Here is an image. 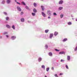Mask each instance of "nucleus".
<instances>
[{"instance_id":"24","label":"nucleus","mask_w":77,"mask_h":77,"mask_svg":"<svg viewBox=\"0 0 77 77\" xmlns=\"http://www.w3.org/2000/svg\"><path fill=\"white\" fill-rule=\"evenodd\" d=\"M9 17H7L6 18V20H9Z\"/></svg>"},{"instance_id":"30","label":"nucleus","mask_w":77,"mask_h":77,"mask_svg":"<svg viewBox=\"0 0 77 77\" xmlns=\"http://www.w3.org/2000/svg\"><path fill=\"white\" fill-rule=\"evenodd\" d=\"M5 1H3L2 2V4H4V3H5Z\"/></svg>"},{"instance_id":"21","label":"nucleus","mask_w":77,"mask_h":77,"mask_svg":"<svg viewBox=\"0 0 77 77\" xmlns=\"http://www.w3.org/2000/svg\"><path fill=\"white\" fill-rule=\"evenodd\" d=\"M32 16H35L36 14L35 13H32Z\"/></svg>"},{"instance_id":"40","label":"nucleus","mask_w":77,"mask_h":77,"mask_svg":"<svg viewBox=\"0 0 77 77\" xmlns=\"http://www.w3.org/2000/svg\"><path fill=\"white\" fill-rule=\"evenodd\" d=\"M6 36L7 38H8L9 37V35H6Z\"/></svg>"},{"instance_id":"44","label":"nucleus","mask_w":77,"mask_h":77,"mask_svg":"<svg viewBox=\"0 0 77 77\" xmlns=\"http://www.w3.org/2000/svg\"><path fill=\"white\" fill-rule=\"evenodd\" d=\"M20 11H21V9H20Z\"/></svg>"},{"instance_id":"22","label":"nucleus","mask_w":77,"mask_h":77,"mask_svg":"<svg viewBox=\"0 0 77 77\" xmlns=\"http://www.w3.org/2000/svg\"><path fill=\"white\" fill-rule=\"evenodd\" d=\"M49 69H50V68H46V71H47L48 72V71Z\"/></svg>"},{"instance_id":"34","label":"nucleus","mask_w":77,"mask_h":77,"mask_svg":"<svg viewBox=\"0 0 77 77\" xmlns=\"http://www.w3.org/2000/svg\"><path fill=\"white\" fill-rule=\"evenodd\" d=\"M23 12H21V13H20L21 15H23Z\"/></svg>"},{"instance_id":"13","label":"nucleus","mask_w":77,"mask_h":77,"mask_svg":"<svg viewBox=\"0 0 77 77\" xmlns=\"http://www.w3.org/2000/svg\"><path fill=\"white\" fill-rule=\"evenodd\" d=\"M68 25H71L72 24V23L71 22H69L68 23Z\"/></svg>"},{"instance_id":"45","label":"nucleus","mask_w":77,"mask_h":77,"mask_svg":"<svg viewBox=\"0 0 77 77\" xmlns=\"http://www.w3.org/2000/svg\"><path fill=\"white\" fill-rule=\"evenodd\" d=\"M50 17H48V18H49V19H50Z\"/></svg>"},{"instance_id":"15","label":"nucleus","mask_w":77,"mask_h":77,"mask_svg":"<svg viewBox=\"0 0 77 77\" xmlns=\"http://www.w3.org/2000/svg\"><path fill=\"white\" fill-rule=\"evenodd\" d=\"M49 31L48 29L46 30H45V33H48Z\"/></svg>"},{"instance_id":"41","label":"nucleus","mask_w":77,"mask_h":77,"mask_svg":"<svg viewBox=\"0 0 77 77\" xmlns=\"http://www.w3.org/2000/svg\"><path fill=\"white\" fill-rule=\"evenodd\" d=\"M63 74L62 73H60V75H62Z\"/></svg>"},{"instance_id":"47","label":"nucleus","mask_w":77,"mask_h":77,"mask_svg":"<svg viewBox=\"0 0 77 77\" xmlns=\"http://www.w3.org/2000/svg\"><path fill=\"white\" fill-rule=\"evenodd\" d=\"M45 77H47L46 76H45Z\"/></svg>"},{"instance_id":"46","label":"nucleus","mask_w":77,"mask_h":77,"mask_svg":"<svg viewBox=\"0 0 77 77\" xmlns=\"http://www.w3.org/2000/svg\"><path fill=\"white\" fill-rule=\"evenodd\" d=\"M15 2H17V1L16 0H15Z\"/></svg>"},{"instance_id":"20","label":"nucleus","mask_w":77,"mask_h":77,"mask_svg":"<svg viewBox=\"0 0 77 77\" xmlns=\"http://www.w3.org/2000/svg\"><path fill=\"white\" fill-rule=\"evenodd\" d=\"M22 5H26V4H25V3L24 2H22Z\"/></svg>"},{"instance_id":"37","label":"nucleus","mask_w":77,"mask_h":77,"mask_svg":"<svg viewBox=\"0 0 77 77\" xmlns=\"http://www.w3.org/2000/svg\"><path fill=\"white\" fill-rule=\"evenodd\" d=\"M65 61V60H63L62 59H61V60L60 62H62V61Z\"/></svg>"},{"instance_id":"39","label":"nucleus","mask_w":77,"mask_h":77,"mask_svg":"<svg viewBox=\"0 0 77 77\" xmlns=\"http://www.w3.org/2000/svg\"><path fill=\"white\" fill-rule=\"evenodd\" d=\"M26 8L27 9H29V7H26Z\"/></svg>"},{"instance_id":"2","label":"nucleus","mask_w":77,"mask_h":77,"mask_svg":"<svg viewBox=\"0 0 77 77\" xmlns=\"http://www.w3.org/2000/svg\"><path fill=\"white\" fill-rule=\"evenodd\" d=\"M42 14L44 17H46V15H45V14L44 13L42 12Z\"/></svg>"},{"instance_id":"17","label":"nucleus","mask_w":77,"mask_h":77,"mask_svg":"<svg viewBox=\"0 0 77 77\" xmlns=\"http://www.w3.org/2000/svg\"><path fill=\"white\" fill-rule=\"evenodd\" d=\"M34 5L35 7H36L37 4L36 3H34Z\"/></svg>"},{"instance_id":"6","label":"nucleus","mask_w":77,"mask_h":77,"mask_svg":"<svg viewBox=\"0 0 77 77\" xmlns=\"http://www.w3.org/2000/svg\"><path fill=\"white\" fill-rule=\"evenodd\" d=\"M67 57L68 60H70V56H67Z\"/></svg>"},{"instance_id":"35","label":"nucleus","mask_w":77,"mask_h":77,"mask_svg":"<svg viewBox=\"0 0 77 77\" xmlns=\"http://www.w3.org/2000/svg\"><path fill=\"white\" fill-rule=\"evenodd\" d=\"M45 47L46 48H48V46L47 45H46L45 46Z\"/></svg>"},{"instance_id":"16","label":"nucleus","mask_w":77,"mask_h":77,"mask_svg":"<svg viewBox=\"0 0 77 77\" xmlns=\"http://www.w3.org/2000/svg\"><path fill=\"white\" fill-rule=\"evenodd\" d=\"M42 60V58H39L38 59V61L39 62H40V61H41Z\"/></svg>"},{"instance_id":"36","label":"nucleus","mask_w":77,"mask_h":77,"mask_svg":"<svg viewBox=\"0 0 77 77\" xmlns=\"http://www.w3.org/2000/svg\"><path fill=\"white\" fill-rule=\"evenodd\" d=\"M4 14H5V15H7V13L6 12H4Z\"/></svg>"},{"instance_id":"23","label":"nucleus","mask_w":77,"mask_h":77,"mask_svg":"<svg viewBox=\"0 0 77 77\" xmlns=\"http://www.w3.org/2000/svg\"><path fill=\"white\" fill-rule=\"evenodd\" d=\"M12 27L13 29H14H14H15V26L14 25L12 26Z\"/></svg>"},{"instance_id":"9","label":"nucleus","mask_w":77,"mask_h":77,"mask_svg":"<svg viewBox=\"0 0 77 77\" xmlns=\"http://www.w3.org/2000/svg\"><path fill=\"white\" fill-rule=\"evenodd\" d=\"M57 34H58V32H54V35H55V36H56Z\"/></svg>"},{"instance_id":"27","label":"nucleus","mask_w":77,"mask_h":77,"mask_svg":"<svg viewBox=\"0 0 77 77\" xmlns=\"http://www.w3.org/2000/svg\"><path fill=\"white\" fill-rule=\"evenodd\" d=\"M61 18H63V14H61L60 16Z\"/></svg>"},{"instance_id":"33","label":"nucleus","mask_w":77,"mask_h":77,"mask_svg":"<svg viewBox=\"0 0 77 77\" xmlns=\"http://www.w3.org/2000/svg\"><path fill=\"white\" fill-rule=\"evenodd\" d=\"M54 76H55L56 77H58V76L57 75V74H56L54 75Z\"/></svg>"},{"instance_id":"5","label":"nucleus","mask_w":77,"mask_h":77,"mask_svg":"<svg viewBox=\"0 0 77 77\" xmlns=\"http://www.w3.org/2000/svg\"><path fill=\"white\" fill-rule=\"evenodd\" d=\"M59 4H62L63 3V1H60L59 3Z\"/></svg>"},{"instance_id":"12","label":"nucleus","mask_w":77,"mask_h":77,"mask_svg":"<svg viewBox=\"0 0 77 77\" xmlns=\"http://www.w3.org/2000/svg\"><path fill=\"white\" fill-rule=\"evenodd\" d=\"M7 3H9L11 2V0H7Z\"/></svg>"},{"instance_id":"11","label":"nucleus","mask_w":77,"mask_h":77,"mask_svg":"<svg viewBox=\"0 0 77 77\" xmlns=\"http://www.w3.org/2000/svg\"><path fill=\"white\" fill-rule=\"evenodd\" d=\"M49 55L50 56H52V53L51 52H50L49 53Z\"/></svg>"},{"instance_id":"26","label":"nucleus","mask_w":77,"mask_h":77,"mask_svg":"<svg viewBox=\"0 0 77 77\" xmlns=\"http://www.w3.org/2000/svg\"><path fill=\"white\" fill-rule=\"evenodd\" d=\"M53 15H54L55 16L57 15V14H56V13H53Z\"/></svg>"},{"instance_id":"3","label":"nucleus","mask_w":77,"mask_h":77,"mask_svg":"<svg viewBox=\"0 0 77 77\" xmlns=\"http://www.w3.org/2000/svg\"><path fill=\"white\" fill-rule=\"evenodd\" d=\"M11 39H13V40H14V39H16V36H12L11 37Z\"/></svg>"},{"instance_id":"10","label":"nucleus","mask_w":77,"mask_h":77,"mask_svg":"<svg viewBox=\"0 0 77 77\" xmlns=\"http://www.w3.org/2000/svg\"><path fill=\"white\" fill-rule=\"evenodd\" d=\"M6 26L7 27V28H11V26H9L8 25H6Z\"/></svg>"},{"instance_id":"7","label":"nucleus","mask_w":77,"mask_h":77,"mask_svg":"<svg viewBox=\"0 0 77 77\" xmlns=\"http://www.w3.org/2000/svg\"><path fill=\"white\" fill-rule=\"evenodd\" d=\"M53 33L51 34H50V38H51L53 37Z\"/></svg>"},{"instance_id":"18","label":"nucleus","mask_w":77,"mask_h":77,"mask_svg":"<svg viewBox=\"0 0 77 77\" xmlns=\"http://www.w3.org/2000/svg\"><path fill=\"white\" fill-rule=\"evenodd\" d=\"M41 8L42 9V11H44V7L43 6H41Z\"/></svg>"},{"instance_id":"14","label":"nucleus","mask_w":77,"mask_h":77,"mask_svg":"<svg viewBox=\"0 0 77 77\" xmlns=\"http://www.w3.org/2000/svg\"><path fill=\"white\" fill-rule=\"evenodd\" d=\"M67 41V38H64L63 40V42H65V41Z\"/></svg>"},{"instance_id":"28","label":"nucleus","mask_w":77,"mask_h":77,"mask_svg":"<svg viewBox=\"0 0 77 77\" xmlns=\"http://www.w3.org/2000/svg\"><path fill=\"white\" fill-rule=\"evenodd\" d=\"M42 68H45V66H44V65H42Z\"/></svg>"},{"instance_id":"8","label":"nucleus","mask_w":77,"mask_h":77,"mask_svg":"<svg viewBox=\"0 0 77 77\" xmlns=\"http://www.w3.org/2000/svg\"><path fill=\"white\" fill-rule=\"evenodd\" d=\"M21 22H24V19L22 18L20 19Z\"/></svg>"},{"instance_id":"19","label":"nucleus","mask_w":77,"mask_h":77,"mask_svg":"<svg viewBox=\"0 0 77 77\" xmlns=\"http://www.w3.org/2000/svg\"><path fill=\"white\" fill-rule=\"evenodd\" d=\"M62 9H63V7H60L59 8V10H62Z\"/></svg>"},{"instance_id":"31","label":"nucleus","mask_w":77,"mask_h":77,"mask_svg":"<svg viewBox=\"0 0 77 77\" xmlns=\"http://www.w3.org/2000/svg\"><path fill=\"white\" fill-rule=\"evenodd\" d=\"M77 50V46L76 47V48L75 49V51H76Z\"/></svg>"},{"instance_id":"43","label":"nucleus","mask_w":77,"mask_h":77,"mask_svg":"<svg viewBox=\"0 0 77 77\" xmlns=\"http://www.w3.org/2000/svg\"><path fill=\"white\" fill-rule=\"evenodd\" d=\"M17 3L18 4H19V5H20V3L18 2H17Z\"/></svg>"},{"instance_id":"4","label":"nucleus","mask_w":77,"mask_h":77,"mask_svg":"<svg viewBox=\"0 0 77 77\" xmlns=\"http://www.w3.org/2000/svg\"><path fill=\"white\" fill-rule=\"evenodd\" d=\"M33 11L34 13H36L37 12V11H36V9H35V8H34L33 9Z\"/></svg>"},{"instance_id":"1","label":"nucleus","mask_w":77,"mask_h":77,"mask_svg":"<svg viewBox=\"0 0 77 77\" xmlns=\"http://www.w3.org/2000/svg\"><path fill=\"white\" fill-rule=\"evenodd\" d=\"M59 54H65V52L63 51L60 52H59Z\"/></svg>"},{"instance_id":"32","label":"nucleus","mask_w":77,"mask_h":77,"mask_svg":"<svg viewBox=\"0 0 77 77\" xmlns=\"http://www.w3.org/2000/svg\"><path fill=\"white\" fill-rule=\"evenodd\" d=\"M55 51H59V50H58L57 49H55Z\"/></svg>"},{"instance_id":"42","label":"nucleus","mask_w":77,"mask_h":77,"mask_svg":"<svg viewBox=\"0 0 77 77\" xmlns=\"http://www.w3.org/2000/svg\"><path fill=\"white\" fill-rule=\"evenodd\" d=\"M7 33H8V32H5V34H7Z\"/></svg>"},{"instance_id":"25","label":"nucleus","mask_w":77,"mask_h":77,"mask_svg":"<svg viewBox=\"0 0 77 77\" xmlns=\"http://www.w3.org/2000/svg\"><path fill=\"white\" fill-rule=\"evenodd\" d=\"M66 67L67 69H69V68L68 67V65H66Z\"/></svg>"},{"instance_id":"38","label":"nucleus","mask_w":77,"mask_h":77,"mask_svg":"<svg viewBox=\"0 0 77 77\" xmlns=\"http://www.w3.org/2000/svg\"><path fill=\"white\" fill-rule=\"evenodd\" d=\"M51 69H52V70H53L54 69V67H52L51 68Z\"/></svg>"},{"instance_id":"29","label":"nucleus","mask_w":77,"mask_h":77,"mask_svg":"<svg viewBox=\"0 0 77 77\" xmlns=\"http://www.w3.org/2000/svg\"><path fill=\"white\" fill-rule=\"evenodd\" d=\"M17 10H18V11H20V7H17Z\"/></svg>"}]
</instances>
